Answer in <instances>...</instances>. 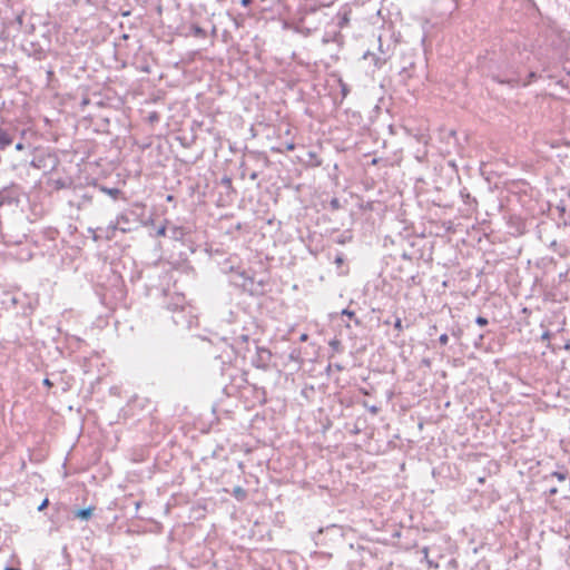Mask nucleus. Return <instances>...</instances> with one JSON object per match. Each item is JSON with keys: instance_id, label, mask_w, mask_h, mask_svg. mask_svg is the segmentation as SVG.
<instances>
[{"instance_id": "nucleus-14", "label": "nucleus", "mask_w": 570, "mask_h": 570, "mask_svg": "<svg viewBox=\"0 0 570 570\" xmlns=\"http://www.w3.org/2000/svg\"><path fill=\"white\" fill-rule=\"evenodd\" d=\"M101 190L114 198H117L120 194V190L118 188L101 187Z\"/></svg>"}, {"instance_id": "nucleus-21", "label": "nucleus", "mask_w": 570, "mask_h": 570, "mask_svg": "<svg viewBox=\"0 0 570 570\" xmlns=\"http://www.w3.org/2000/svg\"><path fill=\"white\" fill-rule=\"evenodd\" d=\"M165 235H166V226H160L156 232V236L160 237V236H165Z\"/></svg>"}, {"instance_id": "nucleus-13", "label": "nucleus", "mask_w": 570, "mask_h": 570, "mask_svg": "<svg viewBox=\"0 0 570 570\" xmlns=\"http://www.w3.org/2000/svg\"><path fill=\"white\" fill-rule=\"evenodd\" d=\"M240 276L244 278L243 283H242V286L245 288V289H249L252 291V287L248 286V283L252 285L253 284V278L247 276L245 272H243L240 274Z\"/></svg>"}, {"instance_id": "nucleus-15", "label": "nucleus", "mask_w": 570, "mask_h": 570, "mask_svg": "<svg viewBox=\"0 0 570 570\" xmlns=\"http://www.w3.org/2000/svg\"><path fill=\"white\" fill-rule=\"evenodd\" d=\"M550 476L553 479L556 478L559 482H564L567 478V473L564 472H551Z\"/></svg>"}, {"instance_id": "nucleus-26", "label": "nucleus", "mask_w": 570, "mask_h": 570, "mask_svg": "<svg viewBox=\"0 0 570 570\" xmlns=\"http://www.w3.org/2000/svg\"><path fill=\"white\" fill-rule=\"evenodd\" d=\"M368 411L373 414H377L379 413V407L376 405H372V406H368Z\"/></svg>"}, {"instance_id": "nucleus-36", "label": "nucleus", "mask_w": 570, "mask_h": 570, "mask_svg": "<svg viewBox=\"0 0 570 570\" xmlns=\"http://www.w3.org/2000/svg\"><path fill=\"white\" fill-rule=\"evenodd\" d=\"M259 353H261V354H267V355H269V352H268L267 350H265V348L259 350Z\"/></svg>"}, {"instance_id": "nucleus-31", "label": "nucleus", "mask_w": 570, "mask_h": 570, "mask_svg": "<svg viewBox=\"0 0 570 570\" xmlns=\"http://www.w3.org/2000/svg\"><path fill=\"white\" fill-rule=\"evenodd\" d=\"M43 384L47 385V386H51L52 385V383L50 382L49 379H45L43 380Z\"/></svg>"}, {"instance_id": "nucleus-8", "label": "nucleus", "mask_w": 570, "mask_h": 570, "mask_svg": "<svg viewBox=\"0 0 570 570\" xmlns=\"http://www.w3.org/2000/svg\"><path fill=\"white\" fill-rule=\"evenodd\" d=\"M12 142L11 136L0 129V148L3 149Z\"/></svg>"}, {"instance_id": "nucleus-40", "label": "nucleus", "mask_w": 570, "mask_h": 570, "mask_svg": "<svg viewBox=\"0 0 570 570\" xmlns=\"http://www.w3.org/2000/svg\"><path fill=\"white\" fill-rule=\"evenodd\" d=\"M4 570H21V569L8 567Z\"/></svg>"}, {"instance_id": "nucleus-9", "label": "nucleus", "mask_w": 570, "mask_h": 570, "mask_svg": "<svg viewBox=\"0 0 570 570\" xmlns=\"http://www.w3.org/2000/svg\"><path fill=\"white\" fill-rule=\"evenodd\" d=\"M13 203V198L8 194L7 190H0V207L3 205H10Z\"/></svg>"}, {"instance_id": "nucleus-39", "label": "nucleus", "mask_w": 570, "mask_h": 570, "mask_svg": "<svg viewBox=\"0 0 570 570\" xmlns=\"http://www.w3.org/2000/svg\"><path fill=\"white\" fill-rule=\"evenodd\" d=\"M242 341L246 342L248 340L247 335H240Z\"/></svg>"}, {"instance_id": "nucleus-4", "label": "nucleus", "mask_w": 570, "mask_h": 570, "mask_svg": "<svg viewBox=\"0 0 570 570\" xmlns=\"http://www.w3.org/2000/svg\"><path fill=\"white\" fill-rule=\"evenodd\" d=\"M97 230L101 232L104 234V237L106 239H111L115 237L116 230H120V227L118 226L117 222H110V224L105 228H98Z\"/></svg>"}, {"instance_id": "nucleus-17", "label": "nucleus", "mask_w": 570, "mask_h": 570, "mask_svg": "<svg viewBox=\"0 0 570 570\" xmlns=\"http://www.w3.org/2000/svg\"><path fill=\"white\" fill-rule=\"evenodd\" d=\"M330 206L332 209L337 210L341 208V203L337 198H332L330 202Z\"/></svg>"}, {"instance_id": "nucleus-5", "label": "nucleus", "mask_w": 570, "mask_h": 570, "mask_svg": "<svg viewBox=\"0 0 570 570\" xmlns=\"http://www.w3.org/2000/svg\"><path fill=\"white\" fill-rule=\"evenodd\" d=\"M363 58L366 60V59H371V61L373 62L375 69H381L385 63H386V59L383 58V57H380L375 53H371V52H366L364 53Z\"/></svg>"}, {"instance_id": "nucleus-35", "label": "nucleus", "mask_w": 570, "mask_h": 570, "mask_svg": "<svg viewBox=\"0 0 570 570\" xmlns=\"http://www.w3.org/2000/svg\"><path fill=\"white\" fill-rule=\"evenodd\" d=\"M179 233V228H174V237L176 238Z\"/></svg>"}, {"instance_id": "nucleus-6", "label": "nucleus", "mask_w": 570, "mask_h": 570, "mask_svg": "<svg viewBox=\"0 0 570 570\" xmlns=\"http://www.w3.org/2000/svg\"><path fill=\"white\" fill-rule=\"evenodd\" d=\"M116 222H117L118 226L120 227V232L127 233L130 230V228L127 227V225L129 224V218L127 217V215L121 214V215L117 216Z\"/></svg>"}, {"instance_id": "nucleus-12", "label": "nucleus", "mask_w": 570, "mask_h": 570, "mask_svg": "<svg viewBox=\"0 0 570 570\" xmlns=\"http://www.w3.org/2000/svg\"><path fill=\"white\" fill-rule=\"evenodd\" d=\"M342 315H345V316H347L350 320H353V321H354V323H355L357 326H358V325H361V321H360L358 318H356V317H355V313H354L353 311L345 308V309H343V311H342Z\"/></svg>"}, {"instance_id": "nucleus-22", "label": "nucleus", "mask_w": 570, "mask_h": 570, "mask_svg": "<svg viewBox=\"0 0 570 570\" xmlns=\"http://www.w3.org/2000/svg\"><path fill=\"white\" fill-rule=\"evenodd\" d=\"M341 91H342V95L343 97H346L347 94H348V87L346 83H341Z\"/></svg>"}, {"instance_id": "nucleus-32", "label": "nucleus", "mask_w": 570, "mask_h": 570, "mask_svg": "<svg viewBox=\"0 0 570 570\" xmlns=\"http://www.w3.org/2000/svg\"><path fill=\"white\" fill-rule=\"evenodd\" d=\"M16 149H17V150H21V149H23V145H22L21 142H18V144L16 145Z\"/></svg>"}, {"instance_id": "nucleus-33", "label": "nucleus", "mask_w": 570, "mask_h": 570, "mask_svg": "<svg viewBox=\"0 0 570 570\" xmlns=\"http://www.w3.org/2000/svg\"><path fill=\"white\" fill-rule=\"evenodd\" d=\"M104 235H98V234H94L92 238L94 240H98L100 237H102Z\"/></svg>"}, {"instance_id": "nucleus-24", "label": "nucleus", "mask_w": 570, "mask_h": 570, "mask_svg": "<svg viewBox=\"0 0 570 570\" xmlns=\"http://www.w3.org/2000/svg\"><path fill=\"white\" fill-rule=\"evenodd\" d=\"M544 492H549L550 494H556L558 489L556 487L544 488Z\"/></svg>"}, {"instance_id": "nucleus-29", "label": "nucleus", "mask_w": 570, "mask_h": 570, "mask_svg": "<svg viewBox=\"0 0 570 570\" xmlns=\"http://www.w3.org/2000/svg\"><path fill=\"white\" fill-rule=\"evenodd\" d=\"M249 178L252 180H256L258 178V174L256 171H253V173L249 174Z\"/></svg>"}, {"instance_id": "nucleus-18", "label": "nucleus", "mask_w": 570, "mask_h": 570, "mask_svg": "<svg viewBox=\"0 0 570 570\" xmlns=\"http://www.w3.org/2000/svg\"><path fill=\"white\" fill-rule=\"evenodd\" d=\"M475 323H476L479 326H485V325H488V323H489V322H488V320H487L485 317H483V316H478V317L475 318Z\"/></svg>"}, {"instance_id": "nucleus-37", "label": "nucleus", "mask_w": 570, "mask_h": 570, "mask_svg": "<svg viewBox=\"0 0 570 570\" xmlns=\"http://www.w3.org/2000/svg\"><path fill=\"white\" fill-rule=\"evenodd\" d=\"M345 22H347L346 16L343 17L342 22L340 24L343 26V23H345Z\"/></svg>"}, {"instance_id": "nucleus-19", "label": "nucleus", "mask_w": 570, "mask_h": 570, "mask_svg": "<svg viewBox=\"0 0 570 570\" xmlns=\"http://www.w3.org/2000/svg\"><path fill=\"white\" fill-rule=\"evenodd\" d=\"M394 328L399 332L403 331L402 320L397 317L394 322Z\"/></svg>"}, {"instance_id": "nucleus-2", "label": "nucleus", "mask_w": 570, "mask_h": 570, "mask_svg": "<svg viewBox=\"0 0 570 570\" xmlns=\"http://www.w3.org/2000/svg\"><path fill=\"white\" fill-rule=\"evenodd\" d=\"M458 8L456 0H433L432 10L440 18L451 16Z\"/></svg>"}, {"instance_id": "nucleus-16", "label": "nucleus", "mask_w": 570, "mask_h": 570, "mask_svg": "<svg viewBox=\"0 0 570 570\" xmlns=\"http://www.w3.org/2000/svg\"><path fill=\"white\" fill-rule=\"evenodd\" d=\"M193 33L196 36V37H205L206 32L203 28H200L199 26H194L193 27Z\"/></svg>"}, {"instance_id": "nucleus-10", "label": "nucleus", "mask_w": 570, "mask_h": 570, "mask_svg": "<svg viewBox=\"0 0 570 570\" xmlns=\"http://www.w3.org/2000/svg\"><path fill=\"white\" fill-rule=\"evenodd\" d=\"M422 553H423V558L424 560L426 561V563L429 564L430 568H438L439 564L433 562L432 560H430V557H429V548L428 547H424L422 549Z\"/></svg>"}, {"instance_id": "nucleus-1", "label": "nucleus", "mask_w": 570, "mask_h": 570, "mask_svg": "<svg viewBox=\"0 0 570 570\" xmlns=\"http://www.w3.org/2000/svg\"><path fill=\"white\" fill-rule=\"evenodd\" d=\"M171 318L177 326L185 330H190L198 324L196 308L189 304L174 312Z\"/></svg>"}, {"instance_id": "nucleus-20", "label": "nucleus", "mask_w": 570, "mask_h": 570, "mask_svg": "<svg viewBox=\"0 0 570 570\" xmlns=\"http://www.w3.org/2000/svg\"><path fill=\"white\" fill-rule=\"evenodd\" d=\"M439 342H440V344H441V345H446V344H448V342H449V336H448V334H445V333H444V334L440 335V337H439Z\"/></svg>"}, {"instance_id": "nucleus-7", "label": "nucleus", "mask_w": 570, "mask_h": 570, "mask_svg": "<svg viewBox=\"0 0 570 570\" xmlns=\"http://www.w3.org/2000/svg\"><path fill=\"white\" fill-rule=\"evenodd\" d=\"M92 508L88 507L76 511L75 517L81 520H88L92 515Z\"/></svg>"}, {"instance_id": "nucleus-27", "label": "nucleus", "mask_w": 570, "mask_h": 570, "mask_svg": "<svg viewBox=\"0 0 570 570\" xmlns=\"http://www.w3.org/2000/svg\"><path fill=\"white\" fill-rule=\"evenodd\" d=\"M549 336H550V333L549 332H543L542 335H541V340L544 342V341H548L549 340Z\"/></svg>"}, {"instance_id": "nucleus-38", "label": "nucleus", "mask_w": 570, "mask_h": 570, "mask_svg": "<svg viewBox=\"0 0 570 570\" xmlns=\"http://www.w3.org/2000/svg\"><path fill=\"white\" fill-rule=\"evenodd\" d=\"M335 262H336L337 264H341V263H343V258H342V257H337V258L335 259Z\"/></svg>"}, {"instance_id": "nucleus-30", "label": "nucleus", "mask_w": 570, "mask_h": 570, "mask_svg": "<svg viewBox=\"0 0 570 570\" xmlns=\"http://www.w3.org/2000/svg\"><path fill=\"white\" fill-rule=\"evenodd\" d=\"M340 345V342L338 341H333L331 342V346L334 347V348H337Z\"/></svg>"}, {"instance_id": "nucleus-11", "label": "nucleus", "mask_w": 570, "mask_h": 570, "mask_svg": "<svg viewBox=\"0 0 570 570\" xmlns=\"http://www.w3.org/2000/svg\"><path fill=\"white\" fill-rule=\"evenodd\" d=\"M233 495L237 500H244L246 498V491L242 487H235L233 490Z\"/></svg>"}, {"instance_id": "nucleus-23", "label": "nucleus", "mask_w": 570, "mask_h": 570, "mask_svg": "<svg viewBox=\"0 0 570 570\" xmlns=\"http://www.w3.org/2000/svg\"><path fill=\"white\" fill-rule=\"evenodd\" d=\"M49 504V500L48 499H45L41 504L38 507V511H42L45 510Z\"/></svg>"}, {"instance_id": "nucleus-41", "label": "nucleus", "mask_w": 570, "mask_h": 570, "mask_svg": "<svg viewBox=\"0 0 570 570\" xmlns=\"http://www.w3.org/2000/svg\"><path fill=\"white\" fill-rule=\"evenodd\" d=\"M529 77H531V78L534 77V71H530Z\"/></svg>"}, {"instance_id": "nucleus-25", "label": "nucleus", "mask_w": 570, "mask_h": 570, "mask_svg": "<svg viewBox=\"0 0 570 570\" xmlns=\"http://www.w3.org/2000/svg\"><path fill=\"white\" fill-rule=\"evenodd\" d=\"M285 149L288 151H293L295 149V144L294 142L286 144Z\"/></svg>"}, {"instance_id": "nucleus-3", "label": "nucleus", "mask_w": 570, "mask_h": 570, "mask_svg": "<svg viewBox=\"0 0 570 570\" xmlns=\"http://www.w3.org/2000/svg\"><path fill=\"white\" fill-rule=\"evenodd\" d=\"M188 305L185 296L183 294L176 293L175 295L170 296L169 301L167 302V309L171 313L176 312L177 309H180Z\"/></svg>"}, {"instance_id": "nucleus-34", "label": "nucleus", "mask_w": 570, "mask_h": 570, "mask_svg": "<svg viewBox=\"0 0 570 570\" xmlns=\"http://www.w3.org/2000/svg\"><path fill=\"white\" fill-rule=\"evenodd\" d=\"M299 340H301L302 342L306 341V340H307V334H302V335H301V337H299Z\"/></svg>"}, {"instance_id": "nucleus-28", "label": "nucleus", "mask_w": 570, "mask_h": 570, "mask_svg": "<svg viewBox=\"0 0 570 570\" xmlns=\"http://www.w3.org/2000/svg\"><path fill=\"white\" fill-rule=\"evenodd\" d=\"M252 3V0H240V4L243 7H248Z\"/></svg>"}]
</instances>
